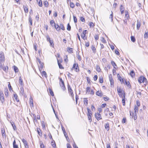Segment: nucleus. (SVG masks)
<instances>
[{"mask_svg": "<svg viewBox=\"0 0 148 148\" xmlns=\"http://www.w3.org/2000/svg\"><path fill=\"white\" fill-rule=\"evenodd\" d=\"M58 63L60 69H64V68L62 66V64L59 62L58 60Z\"/></svg>", "mask_w": 148, "mask_h": 148, "instance_id": "473e14b6", "label": "nucleus"}, {"mask_svg": "<svg viewBox=\"0 0 148 148\" xmlns=\"http://www.w3.org/2000/svg\"><path fill=\"white\" fill-rule=\"evenodd\" d=\"M54 27L56 31L58 32L60 31V29L63 31H64L65 30V27L64 25L62 23L60 24V25L58 24H56Z\"/></svg>", "mask_w": 148, "mask_h": 148, "instance_id": "f257e3e1", "label": "nucleus"}, {"mask_svg": "<svg viewBox=\"0 0 148 148\" xmlns=\"http://www.w3.org/2000/svg\"><path fill=\"white\" fill-rule=\"evenodd\" d=\"M124 8L123 5H121L120 7V9L121 14H122L124 13Z\"/></svg>", "mask_w": 148, "mask_h": 148, "instance_id": "ddd939ff", "label": "nucleus"}, {"mask_svg": "<svg viewBox=\"0 0 148 148\" xmlns=\"http://www.w3.org/2000/svg\"><path fill=\"white\" fill-rule=\"evenodd\" d=\"M91 108L92 109V111L95 110V108L94 106L93 105H92L91 106Z\"/></svg>", "mask_w": 148, "mask_h": 148, "instance_id": "774afa93", "label": "nucleus"}, {"mask_svg": "<svg viewBox=\"0 0 148 148\" xmlns=\"http://www.w3.org/2000/svg\"><path fill=\"white\" fill-rule=\"evenodd\" d=\"M95 24L92 22H90L89 23V26L90 27H93L95 26Z\"/></svg>", "mask_w": 148, "mask_h": 148, "instance_id": "37998d69", "label": "nucleus"}, {"mask_svg": "<svg viewBox=\"0 0 148 148\" xmlns=\"http://www.w3.org/2000/svg\"><path fill=\"white\" fill-rule=\"evenodd\" d=\"M80 19L82 22H85V20L84 18L82 17H80Z\"/></svg>", "mask_w": 148, "mask_h": 148, "instance_id": "bf43d9fd", "label": "nucleus"}, {"mask_svg": "<svg viewBox=\"0 0 148 148\" xmlns=\"http://www.w3.org/2000/svg\"><path fill=\"white\" fill-rule=\"evenodd\" d=\"M38 53L40 55L41 54H42V51L41 49L39 48L38 50Z\"/></svg>", "mask_w": 148, "mask_h": 148, "instance_id": "e2e57ef3", "label": "nucleus"}, {"mask_svg": "<svg viewBox=\"0 0 148 148\" xmlns=\"http://www.w3.org/2000/svg\"><path fill=\"white\" fill-rule=\"evenodd\" d=\"M43 4L44 6L46 7L47 8L49 6V3L48 2L47 0L45 1H43Z\"/></svg>", "mask_w": 148, "mask_h": 148, "instance_id": "f3484780", "label": "nucleus"}, {"mask_svg": "<svg viewBox=\"0 0 148 148\" xmlns=\"http://www.w3.org/2000/svg\"><path fill=\"white\" fill-rule=\"evenodd\" d=\"M1 133H2V136H5V132L4 130H2Z\"/></svg>", "mask_w": 148, "mask_h": 148, "instance_id": "13d9d810", "label": "nucleus"}, {"mask_svg": "<svg viewBox=\"0 0 148 148\" xmlns=\"http://www.w3.org/2000/svg\"><path fill=\"white\" fill-rule=\"evenodd\" d=\"M105 129L107 130L108 131L110 129L109 124L108 123L106 124L105 125Z\"/></svg>", "mask_w": 148, "mask_h": 148, "instance_id": "4be33fe9", "label": "nucleus"}, {"mask_svg": "<svg viewBox=\"0 0 148 148\" xmlns=\"http://www.w3.org/2000/svg\"><path fill=\"white\" fill-rule=\"evenodd\" d=\"M5 95L6 97L8 95V91L7 88L5 89Z\"/></svg>", "mask_w": 148, "mask_h": 148, "instance_id": "58836bf2", "label": "nucleus"}, {"mask_svg": "<svg viewBox=\"0 0 148 148\" xmlns=\"http://www.w3.org/2000/svg\"><path fill=\"white\" fill-rule=\"evenodd\" d=\"M22 141L24 145L25 148H29V146L26 140L24 138L22 139Z\"/></svg>", "mask_w": 148, "mask_h": 148, "instance_id": "0eeeda50", "label": "nucleus"}, {"mask_svg": "<svg viewBox=\"0 0 148 148\" xmlns=\"http://www.w3.org/2000/svg\"><path fill=\"white\" fill-rule=\"evenodd\" d=\"M98 110L99 112V113H100L102 112V110L101 108H98Z\"/></svg>", "mask_w": 148, "mask_h": 148, "instance_id": "338daca9", "label": "nucleus"}, {"mask_svg": "<svg viewBox=\"0 0 148 148\" xmlns=\"http://www.w3.org/2000/svg\"><path fill=\"white\" fill-rule=\"evenodd\" d=\"M48 91L51 95L52 96H54L53 92L51 89L50 88H49L48 90Z\"/></svg>", "mask_w": 148, "mask_h": 148, "instance_id": "b1692460", "label": "nucleus"}, {"mask_svg": "<svg viewBox=\"0 0 148 148\" xmlns=\"http://www.w3.org/2000/svg\"><path fill=\"white\" fill-rule=\"evenodd\" d=\"M67 29L68 31H70L71 30V27L70 25V24H69V23L67 24Z\"/></svg>", "mask_w": 148, "mask_h": 148, "instance_id": "864d4df0", "label": "nucleus"}, {"mask_svg": "<svg viewBox=\"0 0 148 148\" xmlns=\"http://www.w3.org/2000/svg\"><path fill=\"white\" fill-rule=\"evenodd\" d=\"M69 5L70 7L72 8H74L75 7V4L73 2H70Z\"/></svg>", "mask_w": 148, "mask_h": 148, "instance_id": "72a5a7b5", "label": "nucleus"}, {"mask_svg": "<svg viewBox=\"0 0 148 148\" xmlns=\"http://www.w3.org/2000/svg\"><path fill=\"white\" fill-rule=\"evenodd\" d=\"M13 148H18V145L16 144L15 140H14L13 143Z\"/></svg>", "mask_w": 148, "mask_h": 148, "instance_id": "aec40b11", "label": "nucleus"}, {"mask_svg": "<svg viewBox=\"0 0 148 148\" xmlns=\"http://www.w3.org/2000/svg\"><path fill=\"white\" fill-rule=\"evenodd\" d=\"M42 76H44L46 78L47 77V74L45 71H43L42 72Z\"/></svg>", "mask_w": 148, "mask_h": 148, "instance_id": "e433bc0d", "label": "nucleus"}, {"mask_svg": "<svg viewBox=\"0 0 148 148\" xmlns=\"http://www.w3.org/2000/svg\"><path fill=\"white\" fill-rule=\"evenodd\" d=\"M14 70L15 73H17L18 71V68L15 66H14Z\"/></svg>", "mask_w": 148, "mask_h": 148, "instance_id": "49530a36", "label": "nucleus"}, {"mask_svg": "<svg viewBox=\"0 0 148 148\" xmlns=\"http://www.w3.org/2000/svg\"><path fill=\"white\" fill-rule=\"evenodd\" d=\"M84 103L85 106H87L88 104V100L87 98H85L84 100Z\"/></svg>", "mask_w": 148, "mask_h": 148, "instance_id": "7c9ffc66", "label": "nucleus"}, {"mask_svg": "<svg viewBox=\"0 0 148 148\" xmlns=\"http://www.w3.org/2000/svg\"><path fill=\"white\" fill-rule=\"evenodd\" d=\"M29 21L30 23V25H32V18L30 16L29 18Z\"/></svg>", "mask_w": 148, "mask_h": 148, "instance_id": "a18cd8bd", "label": "nucleus"}, {"mask_svg": "<svg viewBox=\"0 0 148 148\" xmlns=\"http://www.w3.org/2000/svg\"><path fill=\"white\" fill-rule=\"evenodd\" d=\"M101 40L102 42L103 43H106V41L104 39V38L103 37H101Z\"/></svg>", "mask_w": 148, "mask_h": 148, "instance_id": "c9c22d12", "label": "nucleus"}, {"mask_svg": "<svg viewBox=\"0 0 148 148\" xmlns=\"http://www.w3.org/2000/svg\"><path fill=\"white\" fill-rule=\"evenodd\" d=\"M8 86L9 89L10 91L11 90H12V88L10 85V82H9V84H8Z\"/></svg>", "mask_w": 148, "mask_h": 148, "instance_id": "5fc2aeb1", "label": "nucleus"}, {"mask_svg": "<svg viewBox=\"0 0 148 148\" xmlns=\"http://www.w3.org/2000/svg\"><path fill=\"white\" fill-rule=\"evenodd\" d=\"M10 123H11V125L12 126V127L14 130H15L16 129V127L14 124V123L13 122H11V121H10Z\"/></svg>", "mask_w": 148, "mask_h": 148, "instance_id": "c756f323", "label": "nucleus"}, {"mask_svg": "<svg viewBox=\"0 0 148 148\" xmlns=\"http://www.w3.org/2000/svg\"><path fill=\"white\" fill-rule=\"evenodd\" d=\"M117 4L116 3H114L113 4V7L115 8L117 6Z\"/></svg>", "mask_w": 148, "mask_h": 148, "instance_id": "69168bd1", "label": "nucleus"}, {"mask_svg": "<svg viewBox=\"0 0 148 148\" xmlns=\"http://www.w3.org/2000/svg\"><path fill=\"white\" fill-rule=\"evenodd\" d=\"M130 74V75L132 77H134L135 75V73L133 71H132Z\"/></svg>", "mask_w": 148, "mask_h": 148, "instance_id": "a19ab883", "label": "nucleus"}, {"mask_svg": "<svg viewBox=\"0 0 148 148\" xmlns=\"http://www.w3.org/2000/svg\"><path fill=\"white\" fill-rule=\"evenodd\" d=\"M95 117L98 121L102 119L101 115L99 113H97L95 114Z\"/></svg>", "mask_w": 148, "mask_h": 148, "instance_id": "1a4fd4ad", "label": "nucleus"}, {"mask_svg": "<svg viewBox=\"0 0 148 148\" xmlns=\"http://www.w3.org/2000/svg\"><path fill=\"white\" fill-rule=\"evenodd\" d=\"M113 74L114 75H115L116 74V72L115 69H113L112 70Z\"/></svg>", "mask_w": 148, "mask_h": 148, "instance_id": "0e129e2a", "label": "nucleus"}, {"mask_svg": "<svg viewBox=\"0 0 148 148\" xmlns=\"http://www.w3.org/2000/svg\"><path fill=\"white\" fill-rule=\"evenodd\" d=\"M144 38L146 39L148 38V31L147 32L145 33L144 35Z\"/></svg>", "mask_w": 148, "mask_h": 148, "instance_id": "79ce46f5", "label": "nucleus"}, {"mask_svg": "<svg viewBox=\"0 0 148 148\" xmlns=\"http://www.w3.org/2000/svg\"><path fill=\"white\" fill-rule=\"evenodd\" d=\"M67 51L69 53H73V49L72 48L69 47L67 48Z\"/></svg>", "mask_w": 148, "mask_h": 148, "instance_id": "5701e85b", "label": "nucleus"}, {"mask_svg": "<svg viewBox=\"0 0 148 148\" xmlns=\"http://www.w3.org/2000/svg\"><path fill=\"white\" fill-rule=\"evenodd\" d=\"M5 56L3 53L2 51L0 52V66H1V63L4 61Z\"/></svg>", "mask_w": 148, "mask_h": 148, "instance_id": "f03ea898", "label": "nucleus"}, {"mask_svg": "<svg viewBox=\"0 0 148 148\" xmlns=\"http://www.w3.org/2000/svg\"><path fill=\"white\" fill-rule=\"evenodd\" d=\"M87 32V31L86 30H84L83 31L82 34L81 35V37L84 40L87 39L86 34Z\"/></svg>", "mask_w": 148, "mask_h": 148, "instance_id": "7ed1b4c3", "label": "nucleus"}, {"mask_svg": "<svg viewBox=\"0 0 148 148\" xmlns=\"http://www.w3.org/2000/svg\"><path fill=\"white\" fill-rule=\"evenodd\" d=\"M138 82L140 83H141L143 82L142 77H140L138 79Z\"/></svg>", "mask_w": 148, "mask_h": 148, "instance_id": "de8ad7c7", "label": "nucleus"}, {"mask_svg": "<svg viewBox=\"0 0 148 148\" xmlns=\"http://www.w3.org/2000/svg\"><path fill=\"white\" fill-rule=\"evenodd\" d=\"M96 94L97 95L100 97H102L103 95V94L101 91H98L97 92H96Z\"/></svg>", "mask_w": 148, "mask_h": 148, "instance_id": "6ab92c4d", "label": "nucleus"}, {"mask_svg": "<svg viewBox=\"0 0 148 148\" xmlns=\"http://www.w3.org/2000/svg\"><path fill=\"white\" fill-rule=\"evenodd\" d=\"M111 64L112 65V66H113L114 68L115 69H116L115 66H116V65L114 61H112L111 62Z\"/></svg>", "mask_w": 148, "mask_h": 148, "instance_id": "4c0bfd02", "label": "nucleus"}, {"mask_svg": "<svg viewBox=\"0 0 148 148\" xmlns=\"http://www.w3.org/2000/svg\"><path fill=\"white\" fill-rule=\"evenodd\" d=\"M137 29L138 30H139V29L141 25V23L138 21H137Z\"/></svg>", "mask_w": 148, "mask_h": 148, "instance_id": "393cba45", "label": "nucleus"}, {"mask_svg": "<svg viewBox=\"0 0 148 148\" xmlns=\"http://www.w3.org/2000/svg\"><path fill=\"white\" fill-rule=\"evenodd\" d=\"M103 99L104 100L106 101H108L109 99V98L107 97H104Z\"/></svg>", "mask_w": 148, "mask_h": 148, "instance_id": "680f3d73", "label": "nucleus"}, {"mask_svg": "<svg viewBox=\"0 0 148 148\" xmlns=\"http://www.w3.org/2000/svg\"><path fill=\"white\" fill-rule=\"evenodd\" d=\"M73 20L75 23H77V19L76 16H73Z\"/></svg>", "mask_w": 148, "mask_h": 148, "instance_id": "052dcab7", "label": "nucleus"}, {"mask_svg": "<svg viewBox=\"0 0 148 148\" xmlns=\"http://www.w3.org/2000/svg\"><path fill=\"white\" fill-rule=\"evenodd\" d=\"M91 49L93 51V52L95 53L96 52V49L95 47H91Z\"/></svg>", "mask_w": 148, "mask_h": 148, "instance_id": "09e8293b", "label": "nucleus"}, {"mask_svg": "<svg viewBox=\"0 0 148 148\" xmlns=\"http://www.w3.org/2000/svg\"><path fill=\"white\" fill-rule=\"evenodd\" d=\"M113 14L112 12L111 14H110V18H111V20L112 21H113Z\"/></svg>", "mask_w": 148, "mask_h": 148, "instance_id": "c03bdc74", "label": "nucleus"}, {"mask_svg": "<svg viewBox=\"0 0 148 148\" xmlns=\"http://www.w3.org/2000/svg\"><path fill=\"white\" fill-rule=\"evenodd\" d=\"M29 103L31 105V104H32V105L33 106V99L31 97L30 98Z\"/></svg>", "mask_w": 148, "mask_h": 148, "instance_id": "3c124183", "label": "nucleus"}, {"mask_svg": "<svg viewBox=\"0 0 148 148\" xmlns=\"http://www.w3.org/2000/svg\"><path fill=\"white\" fill-rule=\"evenodd\" d=\"M0 67L5 72L7 73L8 71V66H5L4 67L2 65V63H1V66H0Z\"/></svg>", "mask_w": 148, "mask_h": 148, "instance_id": "6e6552de", "label": "nucleus"}, {"mask_svg": "<svg viewBox=\"0 0 148 148\" xmlns=\"http://www.w3.org/2000/svg\"><path fill=\"white\" fill-rule=\"evenodd\" d=\"M131 40L133 42H135L136 41V39L134 36H131Z\"/></svg>", "mask_w": 148, "mask_h": 148, "instance_id": "ea45409f", "label": "nucleus"}, {"mask_svg": "<svg viewBox=\"0 0 148 148\" xmlns=\"http://www.w3.org/2000/svg\"><path fill=\"white\" fill-rule=\"evenodd\" d=\"M20 94L21 95H25V93L24 92V89L23 87V86H22L20 88Z\"/></svg>", "mask_w": 148, "mask_h": 148, "instance_id": "a211bd4d", "label": "nucleus"}, {"mask_svg": "<svg viewBox=\"0 0 148 148\" xmlns=\"http://www.w3.org/2000/svg\"><path fill=\"white\" fill-rule=\"evenodd\" d=\"M90 92V88L89 87H87L86 88V93L89 94Z\"/></svg>", "mask_w": 148, "mask_h": 148, "instance_id": "6e6d98bb", "label": "nucleus"}, {"mask_svg": "<svg viewBox=\"0 0 148 148\" xmlns=\"http://www.w3.org/2000/svg\"><path fill=\"white\" fill-rule=\"evenodd\" d=\"M125 95L124 94L123 97L122 98V103H123V106H125Z\"/></svg>", "mask_w": 148, "mask_h": 148, "instance_id": "cd10ccee", "label": "nucleus"}, {"mask_svg": "<svg viewBox=\"0 0 148 148\" xmlns=\"http://www.w3.org/2000/svg\"><path fill=\"white\" fill-rule=\"evenodd\" d=\"M19 84H20L21 85V86H23V80L22 79L21 77V76L19 77Z\"/></svg>", "mask_w": 148, "mask_h": 148, "instance_id": "a878e982", "label": "nucleus"}, {"mask_svg": "<svg viewBox=\"0 0 148 148\" xmlns=\"http://www.w3.org/2000/svg\"><path fill=\"white\" fill-rule=\"evenodd\" d=\"M134 111L135 113L134 114H135V115L136 114V112H138V107L136 106H134Z\"/></svg>", "mask_w": 148, "mask_h": 148, "instance_id": "2f4dec72", "label": "nucleus"}, {"mask_svg": "<svg viewBox=\"0 0 148 148\" xmlns=\"http://www.w3.org/2000/svg\"><path fill=\"white\" fill-rule=\"evenodd\" d=\"M37 130L38 133V134L40 136H41L42 135V133L41 130H40V128H37Z\"/></svg>", "mask_w": 148, "mask_h": 148, "instance_id": "412c9836", "label": "nucleus"}, {"mask_svg": "<svg viewBox=\"0 0 148 148\" xmlns=\"http://www.w3.org/2000/svg\"><path fill=\"white\" fill-rule=\"evenodd\" d=\"M13 96L16 101H18L19 100L18 98V96L16 93H14L13 94Z\"/></svg>", "mask_w": 148, "mask_h": 148, "instance_id": "bb28decb", "label": "nucleus"}, {"mask_svg": "<svg viewBox=\"0 0 148 148\" xmlns=\"http://www.w3.org/2000/svg\"><path fill=\"white\" fill-rule=\"evenodd\" d=\"M73 69H74L75 71L76 72H78L79 71V69L78 64L76 65L75 63L73 64L72 68L71 70H73Z\"/></svg>", "mask_w": 148, "mask_h": 148, "instance_id": "20e7f679", "label": "nucleus"}, {"mask_svg": "<svg viewBox=\"0 0 148 148\" xmlns=\"http://www.w3.org/2000/svg\"><path fill=\"white\" fill-rule=\"evenodd\" d=\"M91 115H89V114H87L88 119L90 122H91L92 120L91 119Z\"/></svg>", "mask_w": 148, "mask_h": 148, "instance_id": "603ef678", "label": "nucleus"}, {"mask_svg": "<svg viewBox=\"0 0 148 148\" xmlns=\"http://www.w3.org/2000/svg\"><path fill=\"white\" fill-rule=\"evenodd\" d=\"M87 110L88 112L87 114H89V115H92V112L91 110L88 108H87Z\"/></svg>", "mask_w": 148, "mask_h": 148, "instance_id": "f704fd0d", "label": "nucleus"}, {"mask_svg": "<svg viewBox=\"0 0 148 148\" xmlns=\"http://www.w3.org/2000/svg\"><path fill=\"white\" fill-rule=\"evenodd\" d=\"M125 18L126 19L128 20L130 18V16L129 12L128 11L126 10L125 11Z\"/></svg>", "mask_w": 148, "mask_h": 148, "instance_id": "f8f14e48", "label": "nucleus"}, {"mask_svg": "<svg viewBox=\"0 0 148 148\" xmlns=\"http://www.w3.org/2000/svg\"><path fill=\"white\" fill-rule=\"evenodd\" d=\"M23 8L25 13H27L28 12V7L26 4L23 5Z\"/></svg>", "mask_w": 148, "mask_h": 148, "instance_id": "9d476101", "label": "nucleus"}, {"mask_svg": "<svg viewBox=\"0 0 148 148\" xmlns=\"http://www.w3.org/2000/svg\"><path fill=\"white\" fill-rule=\"evenodd\" d=\"M118 95H119V97H121L122 98L124 96V95H125V93L124 92H122L119 94H118Z\"/></svg>", "mask_w": 148, "mask_h": 148, "instance_id": "c85d7f7f", "label": "nucleus"}, {"mask_svg": "<svg viewBox=\"0 0 148 148\" xmlns=\"http://www.w3.org/2000/svg\"><path fill=\"white\" fill-rule=\"evenodd\" d=\"M94 38L96 40H97L99 39V35L95 34L94 36Z\"/></svg>", "mask_w": 148, "mask_h": 148, "instance_id": "8fccbe9b", "label": "nucleus"}, {"mask_svg": "<svg viewBox=\"0 0 148 148\" xmlns=\"http://www.w3.org/2000/svg\"><path fill=\"white\" fill-rule=\"evenodd\" d=\"M117 90L118 94H119L123 92H124L123 91V90L121 89L120 87H117Z\"/></svg>", "mask_w": 148, "mask_h": 148, "instance_id": "dca6fc26", "label": "nucleus"}, {"mask_svg": "<svg viewBox=\"0 0 148 148\" xmlns=\"http://www.w3.org/2000/svg\"><path fill=\"white\" fill-rule=\"evenodd\" d=\"M38 5L40 7L42 6V0H36Z\"/></svg>", "mask_w": 148, "mask_h": 148, "instance_id": "2eb2a0df", "label": "nucleus"}, {"mask_svg": "<svg viewBox=\"0 0 148 148\" xmlns=\"http://www.w3.org/2000/svg\"><path fill=\"white\" fill-rule=\"evenodd\" d=\"M96 70L98 72H99L101 71L100 67L99 66H97Z\"/></svg>", "mask_w": 148, "mask_h": 148, "instance_id": "4d7b16f0", "label": "nucleus"}, {"mask_svg": "<svg viewBox=\"0 0 148 148\" xmlns=\"http://www.w3.org/2000/svg\"><path fill=\"white\" fill-rule=\"evenodd\" d=\"M68 90L69 92L70 93L71 96H72V97H73L74 96L73 91L71 88L70 87L69 85V86H68Z\"/></svg>", "mask_w": 148, "mask_h": 148, "instance_id": "9b49d317", "label": "nucleus"}, {"mask_svg": "<svg viewBox=\"0 0 148 148\" xmlns=\"http://www.w3.org/2000/svg\"><path fill=\"white\" fill-rule=\"evenodd\" d=\"M50 24L52 27H54L56 25L55 21L53 20H52L50 22Z\"/></svg>", "mask_w": 148, "mask_h": 148, "instance_id": "4468645a", "label": "nucleus"}, {"mask_svg": "<svg viewBox=\"0 0 148 148\" xmlns=\"http://www.w3.org/2000/svg\"><path fill=\"white\" fill-rule=\"evenodd\" d=\"M0 100L1 102L3 103L4 101V98L3 96V94L2 91H0Z\"/></svg>", "mask_w": 148, "mask_h": 148, "instance_id": "39448f33", "label": "nucleus"}, {"mask_svg": "<svg viewBox=\"0 0 148 148\" xmlns=\"http://www.w3.org/2000/svg\"><path fill=\"white\" fill-rule=\"evenodd\" d=\"M47 40L48 41H49L50 43V45L51 46H54L53 41V40H51L50 37L49 36H47Z\"/></svg>", "mask_w": 148, "mask_h": 148, "instance_id": "423d86ee", "label": "nucleus"}]
</instances>
